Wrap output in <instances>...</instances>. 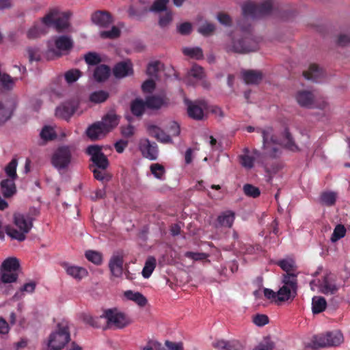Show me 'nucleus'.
Listing matches in <instances>:
<instances>
[{
    "label": "nucleus",
    "instance_id": "f257e3e1",
    "mask_svg": "<svg viewBox=\"0 0 350 350\" xmlns=\"http://www.w3.org/2000/svg\"><path fill=\"white\" fill-rule=\"evenodd\" d=\"M273 8L272 0H262L259 4L247 2L242 5L243 20L238 23L239 30L230 35L224 44L227 53L245 54L256 51L260 38L256 37L250 25H245V20L256 19L268 15Z\"/></svg>",
    "mask_w": 350,
    "mask_h": 350
},
{
    "label": "nucleus",
    "instance_id": "f03ea898",
    "mask_svg": "<svg viewBox=\"0 0 350 350\" xmlns=\"http://www.w3.org/2000/svg\"><path fill=\"white\" fill-rule=\"evenodd\" d=\"M99 319H106L107 327L123 329L132 323L131 318L124 312L117 308L105 310L99 318H94L90 315L84 317V321L94 327H98V321Z\"/></svg>",
    "mask_w": 350,
    "mask_h": 350
},
{
    "label": "nucleus",
    "instance_id": "7ed1b4c3",
    "mask_svg": "<svg viewBox=\"0 0 350 350\" xmlns=\"http://www.w3.org/2000/svg\"><path fill=\"white\" fill-rule=\"evenodd\" d=\"M13 222L15 226L10 225L5 226V233L12 239L22 242L26 239L27 234L33 227L32 219L23 213H16L13 215Z\"/></svg>",
    "mask_w": 350,
    "mask_h": 350
},
{
    "label": "nucleus",
    "instance_id": "20e7f679",
    "mask_svg": "<svg viewBox=\"0 0 350 350\" xmlns=\"http://www.w3.org/2000/svg\"><path fill=\"white\" fill-rule=\"evenodd\" d=\"M344 342V336L340 330H334L314 335L310 347L313 349L337 347Z\"/></svg>",
    "mask_w": 350,
    "mask_h": 350
},
{
    "label": "nucleus",
    "instance_id": "39448f33",
    "mask_svg": "<svg viewBox=\"0 0 350 350\" xmlns=\"http://www.w3.org/2000/svg\"><path fill=\"white\" fill-rule=\"evenodd\" d=\"M247 132L251 133L254 131L261 133L262 137V148L267 155L271 157H277L280 154V150L277 145L280 144L277 137L274 135L273 129L271 127L265 129H255L252 126L246 128Z\"/></svg>",
    "mask_w": 350,
    "mask_h": 350
},
{
    "label": "nucleus",
    "instance_id": "423d86ee",
    "mask_svg": "<svg viewBox=\"0 0 350 350\" xmlns=\"http://www.w3.org/2000/svg\"><path fill=\"white\" fill-rule=\"evenodd\" d=\"M70 334L67 322L57 324V329L49 338L48 346L53 350H61L70 341Z\"/></svg>",
    "mask_w": 350,
    "mask_h": 350
},
{
    "label": "nucleus",
    "instance_id": "0eeeda50",
    "mask_svg": "<svg viewBox=\"0 0 350 350\" xmlns=\"http://www.w3.org/2000/svg\"><path fill=\"white\" fill-rule=\"evenodd\" d=\"M283 286L278 291V300L280 301H288L294 299L297 295V279L294 275L283 274Z\"/></svg>",
    "mask_w": 350,
    "mask_h": 350
},
{
    "label": "nucleus",
    "instance_id": "6e6552de",
    "mask_svg": "<svg viewBox=\"0 0 350 350\" xmlns=\"http://www.w3.org/2000/svg\"><path fill=\"white\" fill-rule=\"evenodd\" d=\"M72 161V152L67 146H62L57 148L53 153L51 159L52 165L58 170L68 167Z\"/></svg>",
    "mask_w": 350,
    "mask_h": 350
},
{
    "label": "nucleus",
    "instance_id": "1a4fd4ad",
    "mask_svg": "<svg viewBox=\"0 0 350 350\" xmlns=\"http://www.w3.org/2000/svg\"><path fill=\"white\" fill-rule=\"evenodd\" d=\"M86 152L90 156V160L96 167L105 170L109 166V160L98 145L89 146Z\"/></svg>",
    "mask_w": 350,
    "mask_h": 350
},
{
    "label": "nucleus",
    "instance_id": "9d476101",
    "mask_svg": "<svg viewBox=\"0 0 350 350\" xmlns=\"http://www.w3.org/2000/svg\"><path fill=\"white\" fill-rule=\"evenodd\" d=\"M54 43L55 48H49V53H51L57 57L62 56L63 51H69L73 45L72 40L67 36H60L55 38Z\"/></svg>",
    "mask_w": 350,
    "mask_h": 350
},
{
    "label": "nucleus",
    "instance_id": "9b49d317",
    "mask_svg": "<svg viewBox=\"0 0 350 350\" xmlns=\"http://www.w3.org/2000/svg\"><path fill=\"white\" fill-rule=\"evenodd\" d=\"M139 148L144 157L150 160H156L158 157L159 150L157 144L144 138L139 140Z\"/></svg>",
    "mask_w": 350,
    "mask_h": 350
},
{
    "label": "nucleus",
    "instance_id": "f8f14e48",
    "mask_svg": "<svg viewBox=\"0 0 350 350\" xmlns=\"http://www.w3.org/2000/svg\"><path fill=\"white\" fill-rule=\"evenodd\" d=\"M78 101L70 100L66 101L57 107L55 110L56 116L68 120L78 107Z\"/></svg>",
    "mask_w": 350,
    "mask_h": 350
},
{
    "label": "nucleus",
    "instance_id": "ddd939ff",
    "mask_svg": "<svg viewBox=\"0 0 350 350\" xmlns=\"http://www.w3.org/2000/svg\"><path fill=\"white\" fill-rule=\"evenodd\" d=\"M92 22L100 27H107L113 22L111 14L107 11L97 10L91 16Z\"/></svg>",
    "mask_w": 350,
    "mask_h": 350
},
{
    "label": "nucleus",
    "instance_id": "4468645a",
    "mask_svg": "<svg viewBox=\"0 0 350 350\" xmlns=\"http://www.w3.org/2000/svg\"><path fill=\"white\" fill-rule=\"evenodd\" d=\"M113 74L117 79H122L133 74V64L129 59L120 62L113 68Z\"/></svg>",
    "mask_w": 350,
    "mask_h": 350
},
{
    "label": "nucleus",
    "instance_id": "2eb2a0df",
    "mask_svg": "<svg viewBox=\"0 0 350 350\" xmlns=\"http://www.w3.org/2000/svg\"><path fill=\"white\" fill-rule=\"evenodd\" d=\"M260 152L254 150L252 152L247 148L243 149V154L239 156L241 165L246 169H251L254 167V163L256 158L260 157Z\"/></svg>",
    "mask_w": 350,
    "mask_h": 350
},
{
    "label": "nucleus",
    "instance_id": "dca6fc26",
    "mask_svg": "<svg viewBox=\"0 0 350 350\" xmlns=\"http://www.w3.org/2000/svg\"><path fill=\"white\" fill-rule=\"evenodd\" d=\"M213 346L218 350H243L244 348L243 343L237 340H217L213 342Z\"/></svg>",
    "mask_w": 350,
    "mask_h": 350
},
{
    "label": "nucleus",
    "instance_id": "f3484780",
    "mask_svg": "<svg viewBox=\"0 0 350 350\" xmlns=\"http://www.w3.org/2000/svg\"><path fill=\"white\" fill-rule=\"evenodd\" d=\"M204 77V69L198 65H193L187 76L185 79V83L188 85H194L198 81L203 79Z\"/></svg>",
    "mask_w": 350,
    "mask_h": 350
},
{
    "label": "nucleus",
    "instance_id": "a211bd4d",
    "mask_svg": "<svg viewBox=\"0 0 350 350\" xmlns=\"http://www.w3.org/2000/svg\"><path fill=\"white\" fill-rule=\"evenodd\" d=\"M147 131L150 135L156 138L159 142L163 144L172 143L171 136L167 135L159 126L154 124H149Z\"/></svg>",
    "mask_w": 350,
    "mask_h": 350
},
{
    "label": "nucleus",
    "instance_id": "6ab92c4d",
    "mask_svg": "<svg viewBox=\"0 0 350 350\" xmlns=\"http://www.w3.org/2000/svg\"><path fill=\"white\" fill-rule=\"evenodd\" d=\"M241 73L243 81L248 85H258L263 78L262 72L260 70H247Z\"/></svg>",
    "mask_w": 350,
    "mask_h": 350
},
{
    "label": "nucleus",
    "instance_id": "aec40b11",
    "mask_svg": "<svg viewBox=\"0 0 350 350\" xmlns=\"http://www.w3.org/2000/svg\"><path fill=\"white\" fill-rule=\"evenodd\" d=\"M314 95L310 91L301 90L295 94V100L302 107L310 108L314 103Z\"/></svg>",
    "mask_w": 350,
    "mask_h": 350
},
{
    "label": "nucleus",
    "instance_id": "412c9836",
    "mask_svg": "<svg viewBox=\"0 0 350 350\" xmlns=\"http://www.w3.org/2000/svg\"><path fill=\"white\" fill-rule=\"evenodd\" d=\"M146 107L150 109H159L163 106H167L168 100L162 96L152 95L147 96L145 99Z\"/></svg>",
    "mask_w": 350,
    "mask_h": 350
},
{
    "label": "nucleus",
    "instance_id": "4be33fe9",
    "mask_svg": "<svg viewBox=\"0 0 350 350\" xmlns=\"http://www.w3.org/2000/svg\"><path fill=\"white\" fill-rule=\"evenodd\" d=\"M123 258L120 256H113L109 262V267L111 275L115 278H120L123 273Z\"/></svg>",
    "mask_w": 350,
    "mask_h": 350
},
{
    "label": "nucleus",
    "instance_id": "5701e85b",
    "mask_svg": "<svg viewBox=\"0 0 350 350\" xmlns=\"http://www.w3.org/2000/svg\"><path fill=\"white\" fill-rule=\"evenodd\" d=\"M86 134L92 140H98L104 137L107 133L101 126V124L97 122L88 128Z\"/></svg>",
    "mask_w": 350,
    "mask_h": 350
},
{
    "label": "nucleus",
    "instance_id": "b1692460",
    "mask_svg": "<svg viewBox=\"0 0 350 350\" xmlns=\"http://www.w3.org/2000/svg\"><path fill=\"white\" fill-rule=\"evenodd\" d=\"M62 266L68 275L77 280H81L88 274L87 270L81 267L71 265L66 262H64Z\"/></svg>",
    "mask_w": 350,
    "mask_h": 350
},
{
    "label": "nucleus",
    "instance_id": "393cba45",
    "mask_svg": "<svg viewBox=\"0 0 350 350\" xmlns=\"http://www.w3.org/2000/svg\"><path fill=\"white\" fill-rule=\"evenodd\" d=\"M234 220V213L231 211H227L221 213L217 219L215 226L217 228H231Z\"/></svg>",
    "mask_w": 350,
    "mask_h": 350
},
{
    "label": "nucleus",
    "instance_id": "a878e982",
    "mask_svg": "<svg viewBox=\"0 0 350 350\" xmlns=\"http://www.w3.org/2000/svg\"><path fill=\"white\" fill-rule=\"evenodd\" d=\"M14 180L7 178L3 180L0 183V191L5 198L12 196L16 191Z\"/></svg>",
    "mask_w": 350,
    "mask_h": 350
},
{
    "label": "nucleus",
    "instance_id": "bb28decb",
    "mask_svg": "<svg viewBox=\"0 0 350 350\" xmlns=\"http://www.w3.org/2000/svg\"><path fill=\"white\" fill-rule=\"evenodd\" d=\"M304 77L314 82H319L323 77L322 70L316 64H311L308 70L303 72Z\"/></svg>",
    "mask_w": 350,
    "mask_h": 350
},
{
    "label": "nucleus",
    "instance_id": "cd10ccee",
    "mask_svg": "<svg viewBox=\"0 0 350 350\" xmlns=\"http://www.w3.org/2000/svg\"><path fill=\"white\" fill-rule=\"evenodd\" d=\"M187 113L191 118L196 120H201L204 116L202 107L196 102H189L188 103Z\"/></svg>",
    "mask_w": 350,
    "mask_h": 350
},
{
    "label": "nucleus",
    "instance_id": "c85d7f7f",
    "mask_svg": "<svg viewBox=\"0 0 350 350\" xmlns=\"http://www.w3.org/2000/svg\"><path fill=\"white\" fill-rule=\"evenodd\" d=\"M99 122L107 133L118 124L119 120L116 114L109 113L105 116Z\"/></svg>",
    "mask_w": 350,
    "mask_h": 350
},
{
    "label": "nucleus",
    "instance_id": "c756f323",
    "mask_svg": "<svg viewBox=\"0 0 350 350\" xmlns=\"http://www.w3.org/2000/svg\"><path fill=\"white\" fill-rule=\"evenodd\" d=\"M124 295L128 300L134 301L140 307H144L148 303L147 299L139 292L128 290L124 293Z\"/></svg>",
    "mask_w": 350,
    "mask_h": 350
},
{
    "label": "nucleus",
    "instance_id": "7c9ffc66",
    "mask_svg": "<svg viewBox=\"0 0 350 350\" xmlns=\"http://www.w3.org/2000/svg\"><path fill=\"white\" fill-rule=\"evenodd\" d=\"M12 107L10 102L0 100V124L5 123L12 116Z\"/></svg>",
    "mask_w": 350,
    "mask_h": 350
},
{
    "label": "nucleus",
    "instance_id": "2f4dec72",
    "mask_svg": "<svg viewBox=\"0 0 350 350\" xmlns=\"http://www.w3.org/2000/svg\"><path fill=\"white\" fill-rule=\"evenodd\" d=\"M276 264L286 272L285 274L294 275L297 277V273H295L297 269V266L292 258L278 260Z\"/></svg>",
    "mask_w": 350,
    "mask_h": 350
},
{
    "label": "nucleus",
    "instance_id": "473e14b6",
    "mask_svg": "<svg viewBox=\"0 0 350 350\" xmlns=\"http://www.w3.org/2000/svg\"><path fill=\"white\" fill-rule=\"evenodd\" d=\"M338 198V193L335 191H323L319 197L321 204L326 206H332L336 204Z\"/></svg>",
    "mask_w": 350,
    "mask_h": 350
},
{
    "label": "nucleus",
    "instance_id": "72a5a7b5",
    "mask_svg": "<svg viewBox=\"0 0 350 350\" xmlns=\"http://www.w3.org/2000/svg\"><path fill=\"white\" fill-rule=\"evenodd\" d=\"M146 108H147L146 101L142 98H135L131 103V111L136 117H141Z\"/></svg>",
    "mask_w": 350,
    "mask_h": 350
},
{
    "label": "nucleus",
    "instance_id": "f704fd0d",
    "mask_svg": "<svg viewBox=\"0 0 350 350\" xmlns=\"http://www.w3.org/2000/svg\"><path fill=\"white\" fill-rule=\"evenodd\" d=\"M110 68L104 64L98 66L94 72V79L98 82H102L107 80L110 75Z\"/></svg>",
    "mask_w": 350,
    "mask_h": 350
},
{
    "label": "nucleus",
    "instance_id": "c9c22d12",
    "mask_svg": "<svg viewBox=\"0 0 350 350\" xmlns=\"http://www.w3.org/2000/svg\"><path fill=\"white\" fill-rule=\"evenodd\" d=\"M17 273H12L0 269V291L8 284L15 282L18 279Z\"/></svg>",
    "mask_w": 350,
    "mask_h": 350
},
{
    "label": "nucleus",
    "instance_id": "e433bc0d",
    "mask_svg": "<svg viewBox=\"0 0 350 350\" xmlns=\"http://www.w3.org/2000/svg\"><path fill=\"white\" fill-rule=\"evenodd\" d=\"M46 33V28L41 24L35 23L27 32V36L29 39L33 40L39 38Z\"/></svg>",
    "mask_w": 350,
    "mask_h": 350
},
{
    "label": "nucleus",
    "instance_id": "4c0bfd02",
    "mask_svg": "<svg viewBox=\"0 0 350 350\" xmlns=\"http://www.w3.org/2000/svg\"><path fill=\"white\" fill-rule=\"evenodd\" d=\"M327 307L325 299L321 296H314L312 299V310L314 314L323 312Z\"/></svg>",
    "mask_w": 350,
    "mask_h": 350
},
{
    "label": "nucleus",
    "instance_id": "58836bf2",
    "mask_svg": "<svg viewBox=\"0 0 350 350\" xmlns=\"http://www.w3.org/2000/svg\"><path fill=\"white\" fill-rule=\"evenodd\" d=\"M19 267L20 264L17 258H8L2 262L0 269L8 272L16 273Z\"/></svg>",
    "mask_w": 350,
    "mask_h": 350
},
{
    "label": "nucleus",
    "instance_id": "ea45409f",
    "mask_svg": "<svg viewBox=\"0 0 350 350\" xmlns=\"http://www.w3.org/2000/svg\"><path fill=\"white\" fill-rule=\"evenodd\" d=\"M283 136H284V137H283V140L282 142V144H283V146L286 148L288 149L291 151H293V152L299 150V148L296 145V144H295V141L288 129H285V130L284 131Z\"/></svg>",
    "mask_w": 350,
    "mask_h": 350
},
{
    "label": "nucleus",
    "instance_id": "a19ab883",
    "mask_svg": "<svg viewBox=\"0 0 350 350\" xmlns=\"http://www.w3.org/2000/svg\"><path fill=\"white\" fill-rule=\"evenodd\" d=\"M156 267V259L153 256H149L146 260L142 274L144 278H148Z\"/></svg>",
    "mask_w": 350,
    "mask_h": 350
},
{
    "label": "nucleus",
    "instance_id": "79ce46f5",
    "mask_svg": "<svg viewBox=\"0 0 350 350\" xmlns=\"http://www.w3.org/2000/svg\"><path fill=\"white\" fill-rule=\"evenodd\" d=\"M58 15L59 10L57 9H51L44 17L41 18L42 25H44L46 27L54 25Z\"/></svg>",
    "mask_w": 350,
    "mask_h": 350
},
{
    "label": "nucleus",
    "instance_id": "37998d69",
    "mask_svg": "<svg viewBox=\"0 0 350 350\" xmlns=\"http://www.w3.org/2000/svg\"><path fill=\"white\" fill-rule=\"evenodd\" d=\"M320 291L324 294L332 295L338 291V288L335 284L329 282L327 277H325L323 282L320 285Z\"/></svg>",
    "mask_w": 350,
    "mask_h": 350
},
{
    "label": "nucleus",
    "instance_id": "c03bdc74",
    "mask_svg": "<svg viewBox=\"0 0 350 350\" xmlns=\"http://www.w3.org/2000/svg\"><path fill=\"white\" fill-rule=\"evenodd\" d=\"M169 3V0H155L148 12H152L159 13L161 12H165L168 10L167 9V5Z\"/></svg>",
    "mask_w": 350,
    "mask_h": 350
},
{
    "label": "nucleus",
    "instance_id": "a18cd8bd",
    "mask_svg": "<svg viewBox=\"0 0 350 350\" xmlns=\"http://www.w3.org/2000/svg\"><path fill=\"white\" fill-rule=\"evenodd\" d=\"M183 53L190 57L195 58L196 59H200L203 57V52L201 48L200 47H193V48H184L183 49Z\"/></svg>",
    "mask_w": 350,
    "mask_h": 350
},
{
    "label": "nucleus",
    "instance_id": "49530a36",
    "mask_svg": "<svg viewBox=\"0 0 350 350\" xmlns=\"http://www.w3.org/2000/svg\"><path fill=\"white\" fill-rule=\"evenodd\" d=\"M108 97V92L104 90H99L92 92L90 94V99L93 103H100L105 101Z\"/></svg>",
    "mask_w": 350,
    "mask_h": 350
},
{
    "label": "nucleus",
    "instance_id": "de8ad7c7",
    "mask_svg": "<svg viewBox=\"0 0 350 350\" xmlns=\"http://www.w3.org/2000/svg\"><path fill=\"white\" fill-rule=\"evenodd\" d=\"M172 12L170 10H166L164 14L159 16V25L162 28L166 27L172 23Z\"/></svg>",
    "mask_w": 350,
    "mask_h": 350
},
{
    "label": "nucleus",
    "instance_id": "09e8293b",
    "mask_svg": "<svg viewBox=\"0 0 350 350\" xmlns=\"http://www.w3.org/2000/svg\"><path fill=\"white\" fill-rule=\"evenodd\" d=\"M40 136L44 141H51L56 137V133L52 127L44 126L40 133Z\"/></svg>",
    "mask_w": 350,
    "mask_h": 350
},
{
    "label": "nucleus",
    "instance_id": "8fccbe9b",
    "mask_svg": "<svg viewBox=\"0 0 350 350\" xmlns=\"http://www.w3.org/2000/svg\"><path fill=\"white\" fill-rule=\"evenodd\" d=\"M150 169L155 178L160 180L164 179L165 170L162 165L159 163H152L150 165Z\"/></svg>",
    "mask_w": 350,
    "mask_h": 350
},
{
    "label": "nucleus",
    "instance_id": "3c124183",
    "mask_svg": "<svg viewBox=\"0 0 350 350\" xmlns=\"http://www.w3.org/2000/svg\"><path fill=\"white\" fill-rule=\"evenodd\" d=\"M120 30L116 26H113L109 31L100 32V37L103 39H115L120 36Z\"/></svg>",
    "mask_w": 350,
    "mask_h": 350
},
{
    "label": "nucleus",
    "instance_id": "603ef678",
    "mask_svg": "<svg viewBox=\"0 0 350 350\" xmlns=\"http://www.w3.org/2000/svg\"><path fill=\"white\" fill-rule=\"evenodd\" d=\"M346 234V228L342 224H338L332 234V242H336L339 239L343 238Z\"/></svg>",
    "mask_w": 350,
    "mask_h": 350
},
{
    "label": "nucleus",
    "instance_id": "864d4df0",
    "mask_svg": "<svg viewBox=\"0 0 350 350\" xmlns=\"http://www.w3.org/2000/svg\"><path fill=\"white\" fill-rule=\"evenodd\" d=\"M243 191L247 196L252 197L254 198L258 197L260 194V189L258 187L250 184H245L243 186Z\"/></svg>",
    "mask_w": 350,
    "mask_h": 350
},
{
    "label": "nucleus",
    "instance_id": "5fc2aeb1",
    "mask_svg": "<svg viewBox=\"0 0 350 350\" xmlns=\"http://www.w3.org/2000/svg\"><path fill=\"white\" fill-rule=\"evenodd\" d=\"M84 59L88 65L95 66L101 62L100 55L94 52L88 53L85 55Z\"/></svg>",
    "mask_w": 350,
    "mask_h": 350
},
{
    "label": "nucleus",
    "instance_id": "6e6d98bb",
    "mask_svg": "<svg viewBox=\"0 0 350 350\" xmlns=\"http://www.w3.org/2000/svg\"><path fill=\"white\" fill-rule=\"evenodd\" d=\"M85 257L89 261L96 265H100L102 262V255L98 252L92 250L87 251L85 252Z\"/></svg>",
    "mask_w": 350,
    "mask_h": 350
},
{
    "label": "nucleus",
    "instance_id": "4d7b16f0",
    "mask_svg": "<svg viewBox=\"0 0 350 350\" xmlns=\"http://www.w3.org/2000/svg\"><path fill=\"white\" fill-rule=\"evenodd\" d=\"M16 166H17V161L16 159H12L5 167V171L7 175L10 177V178L16 179L17 177L16 174Z\"/></svg>",
    "mask_w": 350,
    "mask_h": 350
},
{
    "label": "nucleus",
    "instance_id": "13d9d810",
    "mask_svg": "<svg viewBox=\"0 0 350 350\" xmlns=\"http://www.w3.org/2000/svg\"><path fill=\"white\" fill-rule=\"evenodd\" d=\"M81 76V72L79 70L73 69L67 71L65 75V79L68 83L75 82Z\"/></svg>",
    "mask_w": 350,
    "mask_h": 350
},
{
    "label": "nucleus",
    "instance_id": "bf43d9fd",
    "mask_svg": "<svg viewBox=\"0 0 350 350\" xmlns=\"http://www.w3.org/2000/svg\"><path fill=\"white\" fill-rule=\"evenodd\" d=\"M29 60L30 62L33 61L38 62L41 59L40 51L37 47H29L27 49Z\"/></svg>",
    "mask_w": 350,
    "mask_h": 350
},
{
    "label": "nucleus",
    "instance_id": "052dcab7",
    "mask_svg": "<svg viewBox=\"0 0 350 350\" xmlns=\"http://www.w3.org/2000/svg\"><path fill=\"white\" fill-rule=\"evenodd\" d=\"M185 256L187 258H191L193 260H204L208 257V254L204 252H187L185 254Z\"/></svg>",
    "mask_w": 350,
    "mask_h": 350
},
{
    "label": "nucleus",
    "instance_id": "680f3d73",
    "mask_svg": "<svg viewBox=\"0 0 350 350\" xmlns=\"http://www.w3.org/2000/svg\"><path fill=\"white\" fill-rule=\"evenodd\" d=\"M274 344L269 339H265L256 346L253 350H273Z\"/></svg>",
    "mask_w": 350,
    "mask_h": 350
},
{
    "label": "nucleus",
    "instance_id": "e2e57ef3",
    "mask_svg": "<svg viewBox=\"0 0 350 350\" xmlns=\"http://www.w3.org/2000/svg\"><path fill=\"white\" fill-rule=\"evenodd\" d=\"M215 29V27L213 24L206 23L199 28L198 31L203 36H207L211 35Z\"/></svg>",
    "mask_w": 350,
    "mask_h": 350
},
{
    "label": "nucleus",
    "instance_id": "0e129e2a",
    "mask_svg": "<svg viewBox=\"0 0 350 350\" xmlns=\"http://www.w3.org/2000/svg\"><path fill=\"white\" fill-rule=\"evenodd\" d=\"M53 26L58 31H61L68 27V23L66 18L57 16Z\"/></svg>",
    "mask_w": 350,
    "mask_h": 350
},
{
    "label": "nucleus",
    "instance_id": "69168bd1",
    "mask_svg": "<svg viewBox=\"0 0 350 350\" xmlns=\"http://www.w3.org/2000/svg\"><path fill=\"white\" fill-rule=\"evenodd\" d=\"M337 44L345 46L350 43V33H341L338 36Z\"/></svg>",
    "mask_w": 350,
    "mask_h": 350
},
{
    "label": "nucleus",
    "instance_id": "338daca9",
    "mask_svg": "<svg viewBox=\"0 0 350 350\" xmlns=\"http://www.w3.org/2000/svg\"><path fill=\"white\" fill-rule=\"evenodd\" d=\"M253 322L258 326H264L269 323V318L265 314H257L254 317Z\"/></svg>",
    "mask_w": 350,
    "mask_h": 350
},
{
    "label": "nucleus",
    "instance_id": "774afa93",
    "mask_svg": "<svg viewBox=\"0 0 350 350\" xmlns=\"http://www.w3.org/2000/svg\"><path fill=\"white\" fill-rule=\"evenodd\" d=\"M129 14L131 17H139L148 12L147 8H144L142 10H139L137 8H135L133 6H131L129 9Z\"/></svg>",
    "mask_w": 350,
    "mask_h": 350
}]
</instances>
